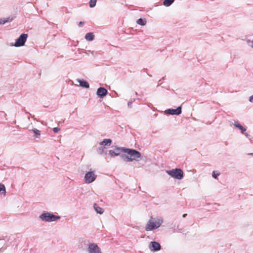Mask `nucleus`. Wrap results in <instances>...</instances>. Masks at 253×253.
I'll use <instances>...</instances> for the list:
<instances>
[{
  "label": "nucleus",
  "instance_id": "f257e3e1",
  "mask_svg": "<svg viewBox=\"0 0 253 253\" xmlns=\"http://www.w3.org/2000/svg\"><path fill=\"white\" fill-rule=\"evenodd\" d=\"M124 152L127 154H122L121 158L125 162L139 161L141 157V153L135 149L127 148L124 149Z\"/></svg>",
  "mask_w": 253,
  "mask_h": 253
},
{
  "label": "nucleus",
  "instance_id": "f03ea898",
  "mask_svg": "<svg viewBox=\"0 0 253 253\" xmlns=\"http://www.w3.org/2000/svg\"><path fill=\"white\" fill-rule=\"evenodd\" d=\"M163 221L160 218H153L150 219L145 227L146 231H152L160 227Z\"/></svg>",
  "mask_w": 253,
  "mask_h": 253
},
{
  "label": "nucleus",
  "instance_id": "7ed1b4c3",
  "mask_svg": "<svg viewBox=\"0 0 253 253\" xmlns=\"http://www.w3.org/2000/svg\"><path fill=\"white\" fill-rule=\"evenodd\" d=\"M39 218L44 222H52L59 219L60 216L56 215L49 212L44 211L39 216Z\"/></svg>",
  "mask_w": 253,
  "mask_h": 253
},
{
  "label": "nucleus",
  "instance_id": "20e7f679",
  "mask_svg": "<svg viewBox=\"0 0 253 253\" xmlns=\"http://www.w3.org/2000/svg\"><path fill=\"white\" fill-rule=\"evenodd\" d=\"M166 172L172 177L178 180L182 179L184 176V173L180 169L176 168L171 170H167Z\"/></svg>",
  "mask_w": 253,
  "mask_h": 253
},
{
  "label": "nucleus",
  "instance_id": "39448f33",
  "mask_svg": "<svg viewBox=\"0 0 253 253\" xmlns=\"http://www.w3.org/2000/svg\"><path fill=\"white\" fill-rule=\"evenodd\" d=\"M11 240L10 243H6L3 239H0V253L3 252L8 246H13L16 242V238L13 237H9L8 241Z\"/></svg>",
  "mask_w": 253,
  "mask_h": 253
},
{
  "label": "nucleus",
  "instance_id": "423d86ee",
  "mask_svg": "<svg viewBox=\"0 0 253 253\" xmlns=\"http://www.w3.org/2000/svg\"><path fill=\"white\" fill-rule=\"evenodd\" d=\"M27 38L28 35L27 34H22L16 40V41L13 45L15 47L23 46L27 41Z\"/></svg>",
  "mask_w": 253,
  "mask_h": 253
},
{
  "label": "nucleus",
  "instance_id": "0eeeda50",
  "mask_svg": "<svg viewBox=\"0 0 253 253\" xmlns=\"http://www.w3.org/2000/svg\"><path fill=\"white\" fill-rule=\"evenodd\" d=\"M96 177L97 175L95 174L94 171H88L84 176L85 182L90 183L96 179Z\"/></svg>",
  "mask_w": 253,
  "mask_h": 253
},
{
  "label": "nucleus",
  "instance_id": "6e6552de",
  "mask_svg": "<svg viewBox=\"0 0 253 253\" xmlns=\"http://www.w3.org/2000/svg\"><path fill=\"white\" fill-rule=\"evenodd\" d=\"M87 250L88 253H102L100 248L95 243H90Z\"/></svg>",
  "mask_w": 253,
  "mask_h": 253
},
{
  "label": "nucleus",
  "instance_id": "1a4fd4ad",
  "mask_svg": "<svg viewBox=\"0 0 253 253\" xmlns=\"http://www.w3.org/2000/svg\"><path fill=\"white\" fill-rule=\"evenodd\" d=\"M181 107L178 106L176 109H168L165 111L167 115H179L181 113Z\"/></svg>",
  "mask_w": 253,
  "mask_h": 253
},
{
  "label": "nucleus",
  "instance_id": "9d476101",
  "mask_svg": "<svg viewBox=\"0 0 253 253\" xmlns=\"http://www.w3.org/2000/svg\"><path fill=\"white\" fill-rule=\"evenodd\" d=\"M149 249L153 252H157L161 249V246L159 243L156 241H152L149 246Z\"/></svg>",
  "mask_w": 253,
  "mask_h": 253
},
{
  "label": "nucleus",
  "instance_id": "9b49d317",
  "mask_svg": "<svg viewBox=\"0 0 253 253\" xmlns=\"http://www.w3.org/2000/svg\"><path fill=\"white\" fill-rule=\"evenodd\" d=\"M108 93L107 90L103 87H99L96 91V94L97 96L100 98H103L105 96H106Z\"/></svg>",
  "mask_w": 253,
  "mask_h": 253
},
{
  "label": "nucleus",
  "instance_id": "f8f14e48",
  "mask_svg": "<svg viewBox=\"0 0 253 253\" xmlns=\"http://www.w3.org/2000/svg\"><path fill=\"white\" fill-rule=\"evenodd\" d=\"M77 81L79 83L80 86L85 88H88L89 87V84L87 81L83 79H77Z\"/></svg>",
  "mask_w": 253,
  "mask_h": 253
},
{
  "label": "nucleus",
  "instance_id": "ddd939ff",
  "mask_svg": "<svg viewBox=\"0 0 253 253\" xmlns=\"http://www.w3.org/2000/svg\"><path fill=\"white\" fill-rule=\"evenodd\" d=\"M234 125L236 127L238 128L239 129L241 130V133L242 134H244V132L246 131V129L244 126H243L240 123H239L238 122L235 121Z\"/></svg>",
  "mask_w": 253,
  "mask_h": 253
},
{
  "label": "nucleus",
  "instance_id": "4468645a",
  "mask_svg": "<svg viewBox=\"0 0 253 253\" xmlns=\"http://www.w3.org/2000/svg\"><path fill=\"white\" fill-rule=\"evenodd\" d=\"M112 143V140L111 139H104L102 142L100 143V145L103 146H109Z\"/></svg>",
  "mask_w": 253,
  "mask_h": 253
},
{
  "label": "nucleus",
  "instance_id": "2eb2a0df",
  "mask_svg": "<svg viewBox=\"0 0 253 253\" xmlns=\"http://www.w3.org/2000/svg\"><path fill=\"white\" fill-rule=\"evenodd\" d=\"M93 208L95 211L99 214H102L104 212V210L103 208L99 207L98 205L96 203H94L93 205Z\"/></svg>",
  "mask_w": 253,
  "mask_h": 253
},
{
  "label": "nucleus",
  "instance_id": "dca6fc26",
  "mask_svg": "<svg viewBox=\"0 0 253 253\" xmlns=\"http://www.w3.org/2000/svg\"><path fill=\"white\" fill-rule=\"evenodd\" d=\"M13 20L12 17H8L0 19V24H4L7 22H11Z\"/></svg>",
  "mask_w": 253,
  "mask_h": 253
},
{
  "label": "nucleus",
  "instance_id": "f3484780",
  "mask_svg": "<svg viewBox=\"0 0 253 253\" xmlns=\"http://www.w3.org/2000/svg\"><path fill=\"white\" fill-rule=\"evenodd\" d=\"M97 151L100 155L104 154L106 155L107 154V151L105 150V147L102 145L98 148Z\"/></svg>",
  "mask_w": 253,
  "mask_h": 253
},
{
  "label": "nucleus",
  "instance_id": "a211bd4d",
  "mask_svg": "<svg viewBox=\"0 0 253 253\" xmlns=\"http://www.w3.org/2000/svg\"><path fill=\"white\" fill-rule=\"evenodd\" d=\"M85 39L88 41H92L94 39V36L92 33H87L85 35Z\"/></svg>",
  "mask_w": 253,
  "mask_h": 253
},
{
  "label": "nucleus",
  "instance_id": "6ab92c4d",
  "mask_svg": "<svg viewBox=\"0 0 253 253\" xmlns=\"http://www.w3.org/2000/svg\"><path fill=\"white\" fill-rule=\"evenodd\" d=\"M147 21L145 18H139L136 21V23L141 26H144L146 24Z\"/></svg>",
  "mask_w": 253,
  "mask_h": 253
},
{
  "label": "nucleus",
  "instance_id": "aec40b11",
  "mask_svg": "<svg viewBox=\"0 0 253 253\" xmlns=\"http://www.w3.org/2000/svg\"><path fill=\"white\" fill-rule=\"evenodd\" d=\"M127 148L116 147L114 150L116 153H118V156L120 155L121 152H124V149H126Z\"/></svg>",
  "mask_w": 253,
  "mask_h": 253
},
{
  "label": "nucleus",
  "instance_id": "412c9836",
  "mask_svg": "<svg viewBox=\"0 0 253 253\" xmlns=\"http://www.w3.org/2000/svg\"><path fill=\"white\" fill-rule=\"evenodd\" d=\"M175 0H164L163 5L165 6H169Z\"/></svg>",
  "mask_w": 253,
  "mask_h": 253
},
{
  "label": "nucleus",
  "instance_id": "4be33fe9",
  "mask_svg": "<svg viewBox=\"0 0 253 253\" xmlns=\"http://www.w3.org/2000/svg\"><path fill=\"white\" fill-rule=\"evenodd\" d=\"M32 131L35 133L36 137H38L41 135V131L37 128H33Z\"/></svg>",
  "mask_w": 253,
  "mask_h": 253
},
{
  "label": "nucleus",
  "instance_id": "5701e85b",
  "mask_svg": "<svg viewBox=\"0 0 253 253\" xmlns=\"http://www.w3.org/2000/svg\"><path fill=\"white\" fill-rule=\"evenodd\" d=\"M97 0H90L89 2V7H94L96 5Z\"/></svg>",
  "mask_w": 253,
  "mask_h": 253
},
{
  "label": "nucleus",
  "instance_id": "b1692460",
  "mask_svg": "<svg viewBox=\"0 0 253 253\" xmlns=\"http://www.w3.org/2000/svg\"><path fill=\"white\" fill-rule=\"evenodd\" d=\"M109 154L111 157L118 156V153H116L114 150H110L109 151Z\"/></svg>",
  "mask_w": 253,
  "mask_h": 253
},
{
  "label": "nucleus",
  "instance_id": "393cba45",
  "mask_svg": "<svg viewBox=\"0 0 253 253\" xmlns=\"http://www.w3.org/2000/svg\"><path fill=\"white\" fill-rule=\"evenodd\" d=\"M0 192L2 193H5L6 192V189L4 185L1 183H0Z\"/></svg>",
  "mask_w": 253,
  "mask_h": 253
},
{
  "label": "nucleus",
  "instance_id": "a878e982",
  "mask_svg": "<svg viewBox=\"0 0 253 253\" xmlns=\"http://www.w3.org/2000/svg\"><path fill=\"white\" fill-rule=\"evenodd\" d=\"M219 173H215V171H213L212 172V176L215 179H217L218 176L219 175Z\"/></svg>",
  "mask_w": 253,
  "mask_h": 253
},
{
  "label": "nucleus",
  "instance_id": "bb28decb",
  "mask_svg": "<svg viewBox=\"0 0 253 253\" xmlns=\"http://www.w3.org/2000/svg\"><path fill=\"white\" fill-rule=\"evenodd\" d=\"M134 101H135V99H133V100L128 102L127 106L129 108H132V104Z\"/></svg>",
  "mask_w": 253,
  "mask_h": 253
},
{
  "label": "nucleus",
  "instance_id": "cd10ccee",
  "mask_svg": "<svg viewBox=\"0 0 253 253\" xmlns=\"http://www.w3.org/2000/svg\"><path fill=\"white\" fill-rule=\"evenodd\" d=\"M247 43L249 46L253 48V41H251L249 40L247 41Z\"/></svg>",
  "mask_w": 253,
  "mask_h": 253
},
{
  "label": "nucleus",
  "instance_id": "c85d7f7f",
  "mask_svg": "<svg viewBox=\"0 0 253 253\" xmlns=\"http://www.w3.org/2000/svg\"><path fill=\"white\" fill-rule=\"evenodd\" d=\"M52 130H53V132H54L55 133H57L60 130V128H58V127H54L52 129Z\"/></svg>",
  "mask_w": 253,
  "mask_h": 253
},
{
  "label": "nucleus",
  "instance_id": "c756f323",
  "mask_svg": "<svg viewBox=\"0 0 253 253\" xmlns=\"http://www.w3.org/2000/svg\"><path fill=\"white\" fill-rule=\"evenodd\" d=\"M78 25L79 27H82L84 25V22L80 21Z\"/></svg>",
  "mask_w": 253,
  "mask_h": 253
},
{
  "label": "nucleus",
  "instance_id": "7c9ffc66",
  "mask_svg": "<svg viewBox=\"0 0 253 253\" xmlns=\"http://www.w3.org/2000/svg\"><path fill=\"white\" fill-rule=\"evenodd\" d=\"M249 101L251 102H253V95L250 97Z\"/></svg>",
  "mask_w": 253,
  "mask_h": 253
},
{
  "label": "nucleus",
  "instance_id": "2f4dec72",
  "mask_svg": "<svg viewBox=\"0 0 253 253\" xmlns=\"http://www.w3.org/2000/svg\"><path fill=\"white\" fill-rule=\"evenodd\" d=\"M244 134H245V136H246L247 137H248V138H249V139H250V135L249 134H248V133H246L245 132H244Z\"/></svg>",
  "mask_w": 253,
  "mask_h": 253
},
{
  "label": "nucleus",
  "instance_id": "473e14b6",
  "mask_svg": "<svg viewBox=\"0 0 253 253\" xmlns=\"http://www.w3.org/2000/svg\"><path fill=\"white\" fill-rule=\"evenodd\" d=\"M187 215V214L186 213H185V214H183V215H182V217H185Z\"/></svg>",
  "mask_w": 253,
  "mask_h": 253
},
{
  "label": "nucleus",
  "instance_id": "72a5a7b5",
  "mask_svg": "<svg viewBox=\"0 0 253 253\" xmlns=\"http://www.w3.org/2000/svg\"><path fill=\"white\" fill-rule=\"evenodd\" d=\"M32 118H33L34 119H35V118L34 116H32Z\"/></svg>",
  "mask_w": 253,
  "mask_h": 253
},
{
  "label": "nucleus",
  "instance_id": "f704fd0d",
  "mask_svg": "<svg viewBox=\"0 0 253 253\" xmlns=\"http://www.w3.org/2000/svg\"><path fill=\"white\" fill-rule=\"evenodd\" d=\"M249 154L250 155H253V153H250Z\"/></svg>",
  "mask_w": 253,
  "mask_h": 253
},
{
  "label": "nucleus",
  "instance_id": "c9c22d12",
  "mask_svg": "<svg viewBox=\"0 0 253 253\" xmlns=\"http://www.w3.org/2000/svg\"><path fill=\"white\" fill-rule=\"evenodd\" d=\"M135 94H136V95H138V94H137V93L136 92H135Z\"/></svg>",
  "mask_w": 253,
  "mask_h": 253
}]
</instances>
